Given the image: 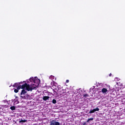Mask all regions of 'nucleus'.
<instances>
[{"label": "nucleus", "instance_id": "obj_1", "mask_svg": "<svg viewBox=\"0 0 125 125\" xmlns=\"http://www.w3.org/2000/svg\"><path fill=\"white\" fill-rule=\"evenodd\" d=\"M30 81L33 82L34 84H33V86H36V88L39 85V80L34 79V78H30Z\"/></svg>", "mask_w": 125, "mask_h": 125}, {"label": "nucleus", "instance_id": "obj_2", "mask_svg": "<svg viewBox=\"0 0 125 125\" xmlns=\"http://www.w3.org/2000/svg\"><path fill=\"white\" fill-rule=\"evenodd\" d=\"M26 89L27 91H32L33 89H36V86H34L33 85L30 86L29 84H27Z\"/></svg>", "mask_w": 125, "mask_h": 125}, {"label": "nucleus", "instance_id": "obj_3", "mask_svg": "<svg viewBox=\"0 0 125 125\" xmlns=\"http://www.w3.org/2000/svg\"><path fill=\"white\" fill-rule=\"evenodd\" d=\"M26 93H27V91H26V90L24 89H22L21 90V98L22 99H26V97L25 96H23L22 95H25V94H26Z\"/></svg>", "mask_w": 125, "mask_h": 125}, {"label": "nucleus", "instance_id": "obj_4", "mask_svg": "<svg viewBox=\"0 0 125 125\" xmlns=\"http://www.w3.org/2000/svg\"><path fill=\"white\" fill-rule=\"evenodd\" d=\"M96 111H99V108L97 107L96 108H94L93 109H91L90 111L89 112V114H92L93 113H95V112H96Z\"/></svg>", "mask_w": 125, "mask_h": 125}, {"label": "nucleus", "instance_id": "obj_5", "mask_svg": "<svg viewBox=\"0 0 125 125\" xmlns=\"http://www.w3.org/2000/svg\"><path fill=\"white\" fill-rule=\"evenodd\" d=\"M22 83H15L13 85V87H17L18 86H19V85H20V84Z\"/></svg>", "mask_w": 125, "mask_h": 125}, {"label": "nucleus", "instance_id": "obj_6", "mask_svg": "<svg viewBox=\"0 0 125 125\" xmlns=\"http://www.w3.org/2000/svg\"><path fill=\"white\" fill-rule=\"evenodd\" d=\"M107 92H108V90L107 89H106L105 88H103L102 89V92L103 93H107Z\"/></svg>", "mask_w": 125, "mask_h": 125}, {"label": "nucleus", "instance_id": "obj_7", "mask_svg": "<svg viewBox=\"0 0 125 125\" xmlns=\"http://www.w3.org/2000/svg\"><path fill=\"white\" fill-rule=\"evenodd\" d=\"M27 84H28V83H25L24 84H22L21 85V89H24L26 88Z\"/></svg>", "mask_w": 125, "mask_h": 125}, {"label": "nucleus", "instance_id": "obj_8", "mask_svg": "<svg viewBox=\"0 0 125 125\" xmlns=\"http://www.w3.org/2000/svg\"><path fill=\"white\" fill-rule=\"evenodd\" d=\"M49 98H50L49 96H43V100H44V101H46V100H48Z\"/></svg>", "mask_w": 125, "mask_h": 125}, {"label": "nucleus", "instance_id": "obj_9", "mask_svg": "<svg viewBox=\"0 0 125 125\" xmlns=\"http://www.w3.org/2000/svg\"><path fill=\"white\" fill-rule=\"evenodd\" d=\"M56 121L54 120H52V121L50 122V125H54L55 124Z\"/></svg>", "mask_w": 125, "mask_h": 125}, {"label": "nucleus", "instance_id": "obj_10", "mask_svg": "<svg viewBox=\"0 0 125 125\" xmlns=\"http://www.w3.org/2000/svg\"><path fill=\"white\" fill-rule=\"evenodd\" d=\"M26 122H27V120H21V121H19V123H26Z\"/></svg>", "mask_w": 125, "mask_h": 125}, {"label": "nucleus", "instance_id": "obj_11", "mask_svg": "<svg viewBox=\"0 0 125 125\" xmlns=\"http://www.w3.org/2000/svg\"><path fill=\"white\" fill-rule=\"evenodd\" d=\"M10 109L12 110V111H14V110H15V106H11Z\"/></svg>", "mask_w": 125, "mask_h": 125}, {"label": "nucleus", "instance_id": "obj_12", "mask_svg": "<svg viewBox=\"0 0 125 125\" xmlns=\"http://www.w3.org/2000/svg\"><path fill=\"white\" fill-rule=\"evenodd\" d=\"M17 88L19 90V89H21V88L22 89V86L21 85H19L17 86Z\"/></svg>", "mask_w": 125, "mask_h": 125}, {"label": "nucleus", "instance_id": "obj_13", "mask_svg": "<svg viewBox=\"0 0 125 125\" xmlns=\"http://www.w3.org/2000/svg\"><path fill=\"white\" fill-rule=\"evenodd\" d=\"M89 121H93V118H89L86 121V123H89Z\"/></svg>", "mask_w": 125, "mask_h": 125}, {"label": "nucleus", "instance_id": "obj_14", "mask_svg": "<svg viewBox=\"0 0 125 125\" xmlns=\"http://www.w3.org/2000/svg\"><path fill=\"white\" fill-rule=\"evenodd\" d=\"M52 103H53V104H56V100H55V99H53V100H52Z\"/></svg>", "mask_w": 125, "mask_h": 125}, {"label": "nucleus", "instance_id": "obj_15", "mask_svg": "<svg viewBox=\"0 0 125 125\" xmlns=\"http://www.w3.org/2000/svg\"><path fill=\"white\" fill-rule=\"evenodd\" d=\"M89 97V95L88 94H84L83 95V97Z\"/></svg>", "mask_w": 125, "mask_h": 125}, {"label": "nucleus", "instance_id": "obj_16", "mask_svg": "<svg viewBox=\"0 0 125 125\" xmlns=\"http://www.w3.org/2000/svg\"><path fill=\"white\" fill-rule=\"evenodd\" d=\"M54 125H60V123L56 121Z\"/></svg>", "mask_w": 125, "mask_h": 125}, {"label": "nucleus", "instance_id": "obj_17", "mask_svg": "<svg viewBox=\"0 0 125 125\" xmlns=\"http://www.w3.org/2000/svg\"><path fill=\"white\" fill-rule=\"evenodd\" d=\"M19 91V90H18V89H14V92H15V93H18Z\"/></svg>", "mask_w": 125, "mask_h": 125}, {"label": "nucleus", "instance_id": "obj_18", "mask_svg": "<svg viewBox=\"0 0 125 125\" xmlns=\"http://www.w3.org/2000/svg\"><path fill=\"white\" fill-rule=\"evenodd\" d=\"M86 122H83L82 123V125H86Z\"/></svg>", "mask_w": 125, "mask_h": 125}, {"label": "nucleus", "instance_id": "obj_19", "mask_svg": "<svg viewBox=\"0 0 125 125\" xmlns=\"http://www.w3.org/2000/svg\"><path fill=\"white\" fill-rule=\"evenodd\" d=\"M69 80H67L66 81V83H69Z\"/></svg>", "mask_w": 125, "mask_h": 125}, {"label": "nucleus", "instance_id": "obj_20", "mask_svg": "<svg viewBox=\"0 0 125 125\" xmlns=\"http://www.w3.org/2000/svg\"><path fill=\"white\" fill-rule=\"evenodd\" d=\"M112 76V73H110V74H109V77H111Z\"/></svg>", "mask_w": 125, "mask_h": 125}]
</instances>
